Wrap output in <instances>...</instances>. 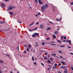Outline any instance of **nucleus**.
Returning a JSON list of instances; mask_svg holds the SVG:
<instances>
[{"label":"nucleus","mask_w":73,"mask_h":73,"mask_svg":"<svg viewBox=\"0 0 73 73\" xmlns=\"http://www.w3.org/2000/svg\"><path fill=\"white\" fill-rule=\"evenodd\" d=\"M38 24H39V22H37L36 23V25H38Z\"/></svg>","instance_id":"40"},{"label":"nucleus","mask_w":73,"mask_h":73,"mask_svg":"<svg viewBox=\"0 0 73 73\" xmlns=\"http://www.w3.org/2000/svg\"><path fill=\"white\" fill-rule=\"evenodd\" d=\"M35 16H36V17H38V15H37V14H36L35 15Z\"/></svg>","instance_id":"57"},{"label":"nucleus","mask_w":73,"mask_h":73,"mask_svg":"<svg viewBox=\"0 0 73 73\" xmlns=\"http://www.w3.org/2000/svg\"><path fill=\"white\" fill-rule=\"evenodd\" d=\"M4 1H9V0H5Z\"/></svg>","instance_id":"48"},{"label":"nucleus","mask_w":73,"mask_h":73,"mask_svg":"<svg viewBox=\"0 0 73 73\" xmlns=\"http://www.w3.org/2000/svg\"><path fill=\"white\" fill-rule=\"evenodd\" d=\"M51 29V27H48L46 30V31H48V30Z\"/></svg>","instance_id":"8"},{"label":"nucleus","mask_w":73,"mask_h":73,"mask_svg":"<svg viewBox=\"0 0 73 73\" xmlns=\"http://www.w3.org/2000/svg\"><path fill=\"white\" fill-rule=\"evenodd\" d=\"M54 65V66H55L56 67H57V64L56 63Z\"/></svg>","instance_id":"24"},{"label":"nucleus","mask_w":73,"mask_h":73,"mask_svg":"<svg viewBox=\"0 0 73 73\" xmlns=\"http://www.w3.org/2000/svg\"><path fill=\"white\" fill-rule=\"evenodd\" d=\"M47 40H49V38H46Z\"/></svg>","instance_id":"64"},{"label":"nucleus","mask_w":73,"mask_h":73,"mask_svg":"<svg viewBox=\"0 0 73 73\" xmlns=\"http://www.w3.org/2000/svg\"><path fill=\"white\" fill-rule=\"evenodd\" d=\"M38 15H40V13H38Z\"/></svg>","instance_id":"51"},{"label":"nucleus","mask_w":73,"mask_h":73,"mask_svg":"<svg viewBox=\"0 0 73 73\" xmlns=\"http://www.w3.org/2000/svg\"><path fill=\"white\" fill-rule=\"evenodd\" d=\"M45 44V43L43 42L42 44V45H44V44Z\"/></svg>","instance_id":"37"},{"label":"nucleus","mask_w":73,"mask_h":73,"mask_svg":"<svg viewBox=\"0 0 73 73\" xmlns=\"http://www.w3.org/2000/svg\"><path fill=\"white\" fill-rule=\"evenodd\" d=\"M41 65H42V66H44V64L41 63Z\"/></svg>","instance_id":"41"},{"label":"nucleus","mask_w":73,"mask_h":73,"mask_svg":"<svg viewBox=\"0 0 73 73\" xmlns=\"http://www.w3.org/2000/svg\"><path fill=\"white\" fill-rule=\"evenodd\" d=\"M34 65H36V62H35L34 63Z\"/></svg>","instance_id":"49"},{"label":"nucleus","mask_w":73,"mask_h":73,"mask_svg":"<svg viewBox=\"0 0 73 73\" xmlns=\"http://www.w3.org/2000/svg\"><path fill=\"white\" fill-rule=\"evenodd\" d=\"M47 61L48 62H49V63H50V62H51V61L49 60H48Z\"/></svg>","instance_id":"36"},{"label":"nucleus","mask_w":73,"mask_h":73,"mask_svg":"<svg viewBox=\"0 0 73 73\" xmlns=\"http://www.w3.org/2000/svg\"><path fill=\"white\" fill-rule=\"evenodd\" d=\"M62 19V18H60L59 19V20H60V21H61V20Z\"/></svg>","instance_id":"55"},{"label":"nucleus","mask_w":73,"mask_h":73,"mask_svg":"<svg viewBox=\"0 0 73 73\" xmlns=\"http://www.w3.org/2000/svg\"><path fill=\"white\" fill-rule=\"evenodd\" d=\"M28 8H29L30 9H32V7L31 6H29Z\"/></svg>","instance_id":"29"},{"label":"nucleus","mask_w":73,"mask_h":73,"mask_svg":"<svg viewBox=\"0 0 73 73\" xmlns=\"http://www.w3.org/2000/svg\"><path fill=\"white\" fill-rule=\"evenodd\" d=\"M64 40H66V36H64Z\"/></svg>","instance_id":"27"},{"label":"nucleus","mask_w":73,"mask_h":73,"mask_svg":"<svg viewBox=\"0 0 73 73\" xmlns=\"http://www.w3.org/2000/svg\"><path fill=\"white\" fill-rule=\"evenodd\" d=\"M60 68H63V69H66V66H61L60 67Z\"/></svg>","instance_id":"4"},{"label":"nucleus","mask_w":73,"mask_h":73,"mask_svg":"<svg viewBox=\"0 0 73 73\" xmlns=\"http://www.w3.org/2000/svg\"><path fill=\"white\" fill-rule=\"evenodd\" d=\"M34 35L37 36H38V34L37 33H34Z\"/></svg>","instance_id":"15"},{"label":"nucleus","mask_w":73,"mask_h":73,"mask_svg":"<svg viewBox=\"0 0 73 73\" xmlns=\"http://www.w3.org/2000/svg\"><path fill=\"white\" fill-rule=\"evenodd\" d=\"M50 42L51 43H54V42Z\"/></svg>","instance_id":"54"},{"label":"nucleus","mask_w":73,"mask_h":73,"mask_svg":"<svg viewBox=\"0 0 73 73\" xmlns=\"http://www.w3.org/2000/svg\"><path fill=\"white\" fill-rule=\"evenodd\" d=\"M40 28H44V26H43V25H41L40 26Z\"/></svg>","instance_id":"10"},{"label":"nucleus","mask_w":73,"mask_h":73,"mask_svg":"<svg viewBox=\"0 0 73 73\" xmlns=\"http://www.w3.org/2000/svg\"><path fill=\"white\" fill-rule=\"evenodd\" d=\"M50 60H51V61H53V58H50Z\"/></svg>","instance_id":"26"},{"label":"nucleus","mask_w":73,"mask_h":73,"mask_svg":"<svg viewBox=\"0 0 73 73\" xmlns=\"http://www.w3.org/2000/svg\"><path fill=\"white\" fill-rule=\"evenodd\" d=\"M1 70V69L0 68V73H2L1 72V71H0Z\"/></svg>","instance_id":"62"},{"label":"nucleus","mask_w":73,"mask_h":73,"mask_svg":"<svg viewBox=\"0 0 73 73\" xmlns=\"http://www.w3.org/2000/svg\"><path fill=\"white\" fill-rule=\"evenodd\" d=\"M0 62H1V63H3V61H2L1 60H0Z\"/></svg>","instance_id":"32"},{"label":"nucleus","mask_w":73,"mask_h":73,"mask_svg":"<svg viewBox=\"0 0 73 73\" xmlns=\"http://www.w3.org/2000/svg\"><path fill=\"white\" fill-rule=\"evenodd\" d=\"M32 37H36V36H35V33H34L33 34V35H32Z\"/></svg>","instance_id":"16"},{"label":"nucleus","mask_w":73,"mask_h":73,"mask_svg":"<svg viewBox=\"0 0 73 73\" xmlns=\"http://www.w3.org/2000/svg\"><path fill=\"white\" fill-rule=\"evenodd\" d=\"M66 42L67 43H68V42H69L70 44V45H71V44H72V43H71V41L70 40H69L68 39H67L66 40Z\"/></svg>","instance_id":"3"},{"label":"nucleus","mask_w":73,"mask_h":73,"mask_svg":"<svg viewBox=\"0 0 73 73\" xmlns=\"http://www.w3.org/2000/svg\"><path fill=\"white\" fill-rule=\"evenodd\" d=\"M38 45H39L38 44H37V45H36L35 46H38Z\"/></svg>","instance_id":"58"},{"label":"nucleus","mask_w":73,"mask_h":73,"mask_svg":"<svg viewBox=\"0 0 73 73\" xmlns=\"http://www.w3.org/2000/svg\"><path fill=\"white\" fill-rule=\"evenodd\" d=\"M6 56H8V57H9V55L6 54Z\"/></svg>","instance_id":"46"},{"label":"nucleus","mask_w":73,"mask_h":73,"mask_svg":"<svg viewBox=\"0 0 73 73\" xmlns=\"http://www.w3.org/2000/svg\"><path fill=\"white\" fill-rule=\"evenodd\" d=\"M59 53H62V51H58Z\"/></svg>","instance_id":"34"},{"label":"nucleus","mask_w":73,"mask_h":73,"mask_svg":"<svg viewBox=\"0 0 73 73\" xmlns=\"http://www.w3.org/2000/svg\"><path fill=\"white\" fill-rule=\"evenodd\" d=\"M9 14H10V15H13V12H9Z\"/></svg>","instance_id":"13"},{"label":"nucleus","mask_w":73,"mask_h":73,"mask_svg":"<svg viewBox=\"0 0 73 73\" xmlns=\"http://www.w3.org/2000/svg\"><path fill=\"white\" fill-rule=\"evenodd\" d=\"M61 63H62V64H64V65H65L66 64H65V63L63 61H62L61 62Z\"/></svg>","instance_id":"12"},{"label":"nucleus","mask_w":73,"mask_h":73,"mask_svg":"<svg viewBox=\"0 0 73 73\" xmlns=\"http://www.w3.org/2000/svg\"><path fill=\"white\" fill-rule=\"evenodd\" d=\"M16 7H12V6H10L8 9V11H10V10H11L12 9H13L14 8H15Z\"/></svg>","instance_id":"2"},{"label":"nucleus","mask_w":73,"mask_h":73,"mask_svg":"<svg viewBox=\"0 0 73 73\" xmlns=\"http://www.w3.org/2000/svg\"><path fill=\"white\" fill-rule=\"evenodd\" d=\"M68 70L66 69L64 71V73H68L67 71Z\"/></svg>","instance_id":"11"},{"label":"nucleus","mask_w":73,"mask_h":73,"mask_svg":"<svg viewBox=\"0 0 73 73\" xmlns=\"http://www.w3.org/2000/svg\"><path fill=\"white\" fill-rule=\"evenodd\" d=\"M44 54H45V55H46V56L47 55V53H45Z\"/></svg>","instance_id":"53"},{"label":"nucleus","mask_w":73,"mask_h":73,"mask_svg":"<svg viewBox=\"0 0 73 73\" xmlns=\"http://www.w3.org/2000/svg\"><path fill=\"white\" fill-rule=\"evenodd\" d=\"M27 51H28L29 50V49L28 48H27Z\"/></svg>","instance_id":"50"},{"label":"nucleus","mask_w":73,"mask_h":73,"mask_svg":"<svg viewBox=\"0 0 73 73\" xmlns=\"http://www.w3.org/2000/svg\"><path fill=\"white\" fill-rule=\"evenodd\" d=\"M47 57L46 56L44 58V60H47Z\"/></svg>","instance_id":"19"},{"label":"nucleus","mask_w":73,"mask_h":73,"mask_svg":"<svg viewBox=\"0 0 73 73\" xmlns=\"http://www.w3.org/2000/svg\"><path fill=\"white\" fill-rule=\"evenodd\" d=\"M25 47H27V45H25L24 46Z\"/></svg>","instance_id":"60"},{"label":"nucleus","mask_w":73,"mask_h":73,"mask_svg":"<svg viewBox=\"0 0 73 73\" xmlns=\"http://www.w3.org/2000/svg\"><path fill=\"white\" fill-rule=\"evenodd\" d=\"M34 24H35V22H33L30 25L29 27H31V26L33 25H34Z\"/></svg>","instance_id":"9"},{"label":"nucleus","mask_w":73,"mask_h":73,"mask_svg":"<svg viewBox=\"0 0 73 73\" xmlns=\"http://www.w3.org/2000/svg\"><path fill=\"white\" fill-rule=\"evenodd\" d=\"M56 20L57 21H59V20H58V18H56Z\"/></svg>","instance_id":"30"},{"label":"nucleus","mask_w":73,"mask_h":73,"mask_svg":"<svg viewBox=\"0 0 73 73\" xmlns=\"http://www.w3.org/2000/svg\"><path fill=\"white\" fill-rule=\"evenodd\" d=\"M52 56H56V54H52Z\"/></svg>","instance_id":"44"},{"label":"nucleus","mask_w":73,"mask_h":73,"mask_svg":"<svg viewBox=\"0 0 73 73\" xmlns=\"http://www.w3.org/2000/svg\"><path fill=\"white\" fill-rule=\"evenodd\" d=\"M58 73H61V72H58Z\"/></svg>","instance_id":"59"},{"label":"nucleus","mask_w":73,"mask_h":73,"mask_svg":"<svg viewBox=\"0 0 73 73\" xmlns=\"http://www.w3.org/2000/svg\"><path fill=\"white\" fill-rule=\"evenodd\" d=\"M18 22L19 23H20L21 24L22 23V22L20 21H18Z\"/></svg>","instance_id":"28"},{"label":"nucleus","mask_w":73,"mask_h":73,"mask_svg":"<svg viewBox=\"0 0 73 73\" xmlns=\"http://www.w3.org/2000/svg\"><path fill=\"white\" fill-rule=\"evenodd\" d=\"M58 31H56L54 33V35H58Z\"/></svg>","instance_id":"6"},{"label":"nucleus","mask_w":73,"mask_h":73,"mask_svg":"<svg viewBox=\"0 0 73 73\" xmlns=\"http://www.w3.org/2000/svg\"><path fill=\"white\" fill-rule=\"evenodd\" d=\"M66 41L65 40H64L63 41V42H65Z\"/></svg>","instance_id":"63"},{"label":"nucleus","mask_w":73,"mask_h":73,"mask_svg":"<svg viewBox=\"0 0 73 73\" xmlns=\"http://www.w3.org/2000/svg\"><path fill=\"white\" fill-rule=\"evenodd\" d=\"M70 68H71V70H73V67L72 66H71L70 67Z\"/></svg>","instance_id":"25"},{"label":"nucleus","mask_w":73,"mask_h":73,"mask_svg":"<svg viewBox=\"0 0 73 73\" xmlns=\"http://www.w3.org/2000/svg\"><path fill=\"white\" fill-rule=\"evenodd\" d=\"M47 57H48V58H49V57H50V55H49L47 56Z\"/></svg>","instance_id":"42"},{"label":"nucleus","mask_w":73,"mask_h":73,"mask_svg":"<svg viewBox=\"0 0 73 73\" xmlns=\"http://www.w3.org/2000/svg\"><path fill=\"white\" fill-rule=\"evenodd\" d=\"M32 59L33 61H35V59H34V57H33V56H32Z\"/></svg>","instance_id":"21"},{"label":"nucleus","mask_w":73,"mask_h":73,"mask_svg":"<svg viewBox=\"0 0 73 73\" xmlns=\"http://www.w3.org/2000/svg\"><path fill=\"white\" fill-rule=\"evenodd\" d=\"M58 65L59 66H61V64L60 63H59L58 64Z\"/></svg>","instance_id":"33"},{"label":"nucleus","mask_w":73,"mask_h":73,"mask_svg":"<svg viewBox=\"0 0 73 73\" xmlns=\"http://www.w3.org/2000/svg\"><path fill=\"white\" fill-rule=\"evenodd\" d=\"M35 2H36L37 3H38V1L37 0H35Z\"/></svg>","instance_id":"35"},{"label":"nucleus","mask_w":73,"mask_h":73,"mask_svg":"<svg viewBox=\"0 0 73 73\" xmlns=\"http://www.w3.org/2000/svg\"><path fill=\"white\" fill-rule=\"evenodd\" d=\"M37 28H38L37 27H36L35 29L33 30V31H35V30H37Z\"/></svg>","instance_id":"22"},{"label":"nucleus","mask_w":73,"mask_h":73,"mask_svg":"<svg viewBox=\"0 0 73 73\" xmlns=\"http://www.w3.org/2000/svg\"><path fill=\"white\" fill-rule=\"evenodd\" d=\"M60 46V47H65V46L63 45V46Z\"/></svg>","instance_id":"23"},{"label":"nucleus","mask_w":73,"mask_h":73,"mask_svg":"<svg viewBox=\"0 0 73 73\" xmlns=\"http://www.w3.org/2000/svg\"><path fill=\"white\" fill-rule=\"evenodd\" d=\"M60 58H63V57H62V56H60Z\"/></svg>","instance_id":"61"},{"label":"nucleus","mask_w":73,"mask_h":73,"mask_svg":"<svg viewBox=\"0 0 73 73\" xmlns=\"http://www.w3.org/2000/svg\"><path fill=\"white\" fill-rule=\"evenodd\" d=\"M1 6L2 7H5V5L4 4V3H1Z\"/></svg>","instance_id":"5"},{"label":"nucleus","mask_w":73,"mask_h":73,"mask_svg":"<svg viewBox=\"0 0 73 73\" xmlns=\"http://www.w3.org/2000/svg\"><path fill=\"white\" fill-rule=\"evenodd\" d=\"M53 68H54H54H57V67H55L54 66H53Z\"/></svg>","instance_id":"45"},{"label":"nucleus","mask_w":73,"mask_h":73,"mask_svg":"<svg viewBox=\"0 0 73 73\" xmlns=\"http://www.w3.org/2000/svg\"><path fill=\"white\" fill-rule=\"evenodd\" d=\"M38 1L39 4H40V5H41V4H42V3L41 2V0H38Z\"/></svg>","instance_id":"7"},{"label":"nucleus","mask_w":73,"mask_h":73,"mask_svg":"<svg viewBox=\"0 0 73 73\" xmlns=\"http://www.w3.org/2000/svg\"><path fill=\"white\" fill-rule=\"evenodd\" d=\"M50 44H51V45H56V44H52V43H50Z\"/></svg>","instance_id":"31"},{"label":"nucleus","mask_w":73,"mask_h":73,"mask_svg":"<svg viewBox=\"0 0 73 73\" xmlns=\"http://www.w3.org/2000/svg\"><path fill=\"white\" fill-rule=\"evenodd\" d=\"M70 54H72V55H73V53H72V52H70Z\"/></svg>","instance_id":"52"},{"label":"nucleus","mask_w":73,"mask_h":73,"mask_svg":"<svg viewBox=\"0 0 73 73\" xmlns=\"http://www.w3.org/2000/svg\"><path fill=\"white\" fill-rule=\"evenodd\" d=\"M28 47L30 48H31V45H28Z\"/></svg>","instance_id":"39"},{"label":"nucleus","mask_w":73,"mask_h":73,"mask_svg":"<svg viewBox=\"0 0 73 73\" xmlns=\"http://www.w3.org/2000/svg\"><path fill=\"white\" fill-rule=\"evenodd\" d=\"M49 23H50V24H52V22H50V21H49Z\"/></svg>","instance_id":"56"},{"label":"nucleus","mask_w":73,"mask_h":73,"mask_svg":"<svg viewBox=\"0 0 73 73\" xmlns=\"http://www.w3.org/2000/svg\"><path fill=\"white\" fill-rule=\"evenodd\" d=\"M67 47L68 48H69L70 49L72 48L71 47H70L69 46H67Z\"/></svg>","instance_id":"43"},{"label":"nucleus","mask_w":73,"mask_h":73,"mask_svg":"<svg viewBox=\"0 0 73 73\" xmlns=\"http://www.w3.org/2000/svg\"><path fill=\"white\" fill-rule=\"evenodd\" d=\"M70 4L71 5H73V2H72L70 3Z\"/></svg>","instance_id":"47"},{"label":"nucleus","mask_w":73,"mask_h":73,"mask_svg":"<svg viewBox=\"0 0 73 73\" xmlns=\"http://www.w3.org/2000/svg\"><path fill=\"white\" fill-rule=\"evenodd\" d=\"M48 4H46L45 5L41 6V8L42 11L45 12V10L44 9H46V8L48 7Z\"/></svg>","instance_id":"1"},{"label":"nucleus","mask_w":73,"mask_h":73,"mask_svg":"<svg viewBox=\"0 0 73 73\" xmlns=\"http://www.w3.org/2000/svg\"><path fill=\"white\" fill-rule=\"evenodd\" d=\"M29 31H30V32H32V31H33V29H29Z\"/></svg>","instance_id":"17"},{"label":"nucleus","mask_w":73,"mask_h":73,"mask_svg":"<svg viewBox=\"0 0 73 73\" xmlns=\"http://www.w3.org/2000/svg\"><path fill=\"white\" fill-rule=\"evenodd\" d=\"M61 39H62V40L64 39V37H63V36H62Z\"/></svg>","instance_id":"38"},{"label":"nucleus","mask_w":73,"mask_h":73,"mask_svg":"<svg viewBox=\"0 0 73 73\" xmlns=\"http://www.w3.org/2000/svg\"><path fill=\"white\" fill-rule=\"evenodd\" d=\"M57 41L58 42H60V44H61V41L59 40H57Z\"/></svg>","instance_id":"18"},{"label":"nucleus","mask_w":73,"mask_h":73,"mask_svg":"<svg viewBox=\"0 0 73 73\" xmlns=\"http://www.w3.org/2000/svg\"><path fill=\"white\" fill-rule=\"evenodd\" d=\"M5 22V21H1L0 24H3Z\"/></svg>","instance_id":"20"},{"label":"nucleus","mask_w":73,"mask_h":73,"mask_svg":"<svg viewBox=\"0 0 73 73\" xmlns=\"http://www.w3.org/2000/svg\"><path fill=\"white\" fill-rule=\"evenodd\" d=\"M52 36L53 37V38L54 39L56 38V35H52Z\"/></svg>","instance_id":"14"}]
</instances>
